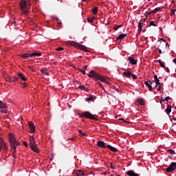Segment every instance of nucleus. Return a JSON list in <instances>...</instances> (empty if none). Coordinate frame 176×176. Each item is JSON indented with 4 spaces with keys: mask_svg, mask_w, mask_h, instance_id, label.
I'll use <instances>...</instances> for the list:
<instances>
[{
    "mask_svg": "<svg viewBox=\"0 0 176 176\" xmlns=\"http://www.w3.org/2000/svg\"><path fill=\"white\" fill-rule=\"evenodd\" d=\"M87 76H88V77L93 78L94 80H98L101 82H106V83H108V80H109V78H107L103 76H100V74L95 72L94 70H91L89 72V74H87Z\"/></svg>",
    "mask_w": 176,
    "mask_h": 176,
    "instance_id": "f257e3e1",
    "label": "nucleus"
},
{
    "mask_svg": "<svg viewBox=\"0 0 176 176\" xmlns=\"http://www.w3.org/2000/svg\"><path fill=\"white\" fill-rule=\"evenodd\" d=\"M8 138L12 151H13V155H15V153L16 152V146H20L21 143L19 141H16L12 133L9 134Z\"/></svg>",
    "mask_w": 176,
    "mask_h": 176,
    "instance_id": "f03ea898",
    "label": "nucleus"
},
{
    "mask_svg": "<svg viewBox=\"0 0 176 176\" xmlns=\"http://www.w3.org/2000/svg\"><path fill=\"white\" fill-rule=\"evenodd\" d=\"M19 5L21 6L22 14L28 15L30 10V8L28 6V2L25 0H20Z\"/></svg>",
    "mask_w": 176,
    "mask_h": 176,
    "instance_id": "7ed1b4c3",
    "label": "nucleus"
},
{
    "mask_svg": "<svg viewBox=\"0 0 176 176\" xmlns=\"http://www.w3.org/2000/svg\"><path fill=\"white\" fill-rule=\"evenodd\" d=\"M67 44L71 45L72 46H74L77 48H80L85 52H87V48L85 45H80L78 43H76L74 41L69 42Z\"/></svg>",
    "mask_w": 176,
    "mask_h": 176,
    "instance_id": "20e7f679",
    "label": "nucleus"
},
{
    "mask_svg": "<svg viewBox=\"0 0 176 176\" xmlns=\"http://www.w3.org/2000/svg\"><path fill=\"white\" fill-rule=\"evenodd\" d=\"M176 170V162H172L166 169L165 170L167 173H173Z\"/></svg>",
    "mask_w": 176,
    "mask_h": 176,
    "instance_id": "39448f33",
    "label": "nucleus"
},
{
    "mask_svg": "<svg viewBox=\"0 0 176 176\" xmlns=\"http://www.w3.org/2000/svg\"><path fill=\"white\" fill-rule=\"evenodd\" d=\"M82 116L91 119V120H98L97 118H95L94 116L89 111L84 112Z\"/></svg>",
    "mask_w": 176,
    "mask_h": 176,
    "instance_id": "423d86ee",
    "label": "nucleus"
},
{
    "mask_svg": "<svg viewBox=\"0 0 176 176\" xmlns=\"http://www.w3.org/2000/svg\"><path fill=\"white\" fill-rule=\"evenodd\" d=\"M28 127L30 130V133H34L36 131V126L32 122H28Z\"/></svg>",
    "mask_w": 176,
    "mask_h": 176,
    "instance_id": "0eeeda50",
    "label": "nucleus"
},
{
    "mask_svg": "<svg viewBox=\"0 0 176 176\" xmlns=\"http://www.w3.org/2000/svg\"><path fill=\"white\" fill-rule=\"evenodd\" d=\"M96 146H98L100 148H106V143L104 141H98Z\"/></svg>",
    "mask_w": 176,
    "mask_h": 176,
    "instance_id": "6e6552de",
    "label": "nucleus"
},
{
    "mask_svg": "<svg viewBox=\"0 0 176 176\" xmlns=\"http://www.w3.org/2000/svg\"><path fill=\"white\" fill-rule=\"evenodd\" d=\"M146 21V19H144V21L141 20L139 22V24H138V30H139V34L141 33L142 30V27L143 25H144V22Z\"/></svg>",
    "mask_w": 176,
    "mask_h": 176,
    "instance_id": "1a4fd4ad",
    "label": "nucleus"
},
{
    "mask_svg": "<svg viewBox=\"0 0 176 176\" xmlns=\"http://www.w3.org/2000/svg\"><path fill=\"white\" fill-rule=\"evenodd\" d=\"M128 61H129V63H130L131 65H135L137 64V60H135V59L133 58V57H132V56H129V57H128Z\"/></svg>",
    "mask_w": 176,
    "mask_h": 176,
    "instance_id": "9d476101",
    "label": "nucleus"
},
{
    "mask_svg": "<svg viewBox=\"0 0 176 176\" xmlns=\"http://www.w3.org/2000/svg\"><path fill=\"white\" fill-rule=\"evenodd\" d=\"M30 147L32 149V151H33L34 152H35L36 153H38L40 151L38 148L36 146V144L31 145V146H30Z\"/></svg>",
    "mask_w": 176,
    "mask_h": 176,
    "instance_id": "9b49d317",
    "label": "nucleus"
},
{
    "mask_svg": "<svg viewBox=\"0 0 176 176\" xmlns=\"http://www.w3.org/2000/svg\"><path fill=\"white\" fill-rule=\"evenodd\" d=\"M10 83H15L16 82L19 81V78H16L15 76H10Z\"/></svg>",
    "mask_w": 176,
    "mask_h": 176,
    "instance_id": "f8f14e48",
    "label": "nucleus"
},
{
    "mask_svg": "<svg viewBox=\"0 0 176 176\" xmlns=\"http://www.w3.org/2000/svg\"><path fill=\"white\" fill-rule=\"evenodd\" d=\"M107 148H108L113 153H117L118 151V148H116L114 146H112L111 145H107Z\"/></svg>",
    "mask_w": 176,
    "mask_h": 176,
    "instance_id": "ddd939ff",
    "label": "nucleus"
},
{
    "mask_svg": "<svg viewBox=\"0 0 176 176\" xmlns=\"http://www.w3.org/2000/svg\"><path fill=\"white\" fill-rule=\"evenodd\" d=\"M172 111V106L170 104H168L166 109H165V112L167 115H169Z\"/></svg>",
    "mask_w": 176,
    "mask_h": 176,
    "instance_id": "4468645a",
    "label": "nucleus"
},
{
    "mask_svg": "<svg viewBox=\"0 0 176 176\" xmlns=\"http://www.w3.org/2000/svg\"><path fill=\"white\" fill-rule=\"evenodd\" d=\"M17 75L19 76V78H20L21 80H22V81H26V80H27L25 76H24V74H23V73L19 72V73L17 74Z\"/></svg>",
    "mask_w": 176,
    "mask_h": 176,
    "instance_id": "2eb2a0df",
    "label": "nucleus"
},
{
    "mask_svg": "<svg viewBox=\"0 0 176 176\" xmlns=\"http://www.w3.org/2000/svg\"><path fill=\"white\" fill-rule=\"evenodd\" d=\"M145 85L146 87H148L149 91H153V87L151 85H153V82H151V81H149V82H148V81H145Z\"/></svg>",
    "mask_w": 176,
    "mask_h": 176,
    "instance_id": "dca6fc26",
    "label": "nucleus"
},
{
    "mask_svg": "<svg viewBox=\"0 0 176 176\" xmlns=\"http://www.w3.org/2000/svg\"><path fill=\"white\" fill-rule=\"evenodd\" d=\"M85 173L81 170H78L76 171V176H84Z\"/></svg>",
    "mask_w": 176,
    "mask_h": 176,
    "instance_id": "f3484780",
    "label": "nucleus"
},
{
    "mask_svg": "<svg viewBox=\"0 0 176 176\" xmlns=\"http://www.w3.org/2000/svg\"><path fill=\"white\" fill-rule=\"evenodd\" d=\"M36 144L35 140L33 135L30 136V146Z\"/></svg>",
    "mask_w": 176,
    "mask_h": 176,
    "instance_id": "a211bd4d",
    "label": "nucleus"
},
{
    "mask_svg": "<svg viewBox=\"0 0 176 176\" xmlns=\"http://www.w3.org/2000/svg\"><path fill=\"white\" fill-rule=\"evenodd\" d=\"M88 65H84L81 69H78L84 75L86 74L85 70L87 69Z\"/></svg>",
    "mask_w": 176,
    "mask_h": 176,
    "instance_id": "6ab92c4d",
    "label": "nucleus"
},
{
    "mask_svg": "<svg viewBox=\"0 0 176 176\" xmlns=\"http://www.w3.org/2000/svg\"><path fill=\"white\" fill-rule=\"evenodd\" d=\"M92 13L94 15H96L98 13V7L94 6L92 9Z\"/></svg>",
    "mask_w": 176,
    "mask_h": 176,
    "instance_id": "aec40b11",
    "label": "nucleus"
},
{
    "mask_svg": "<svg viewBox=\"0 0 176 176\" xmlns=\"http://www.w3.org/2000/svg\"><path fill=\"white\" fill-rule=\"evenodd\" d=\"M21 57H22V58H29V57H32V55L31 54L25 53L21 55Z\"/></svg>",
    "mask_w": 176,
    "mask_h": 176,
    "instance_id": "412c9836",
    "label": "nucleus"
},
{
    "mask_svg": "<svg viewBox=\"0 0 176 176\" xmlns=\"http://www.w3.org/2000/svg\"><path fill=\"white\" fill-rule=\"evenodd\" d=\"M131 74L132 73H131L130 72H129V71H126V72H124V73H123V75L126 77V78H131Z\"/></svg>",
    "mask_w": 176,
    "mask_h": 176,
    "instance_id": "4be33fe9",
    "label": "nucleus"
},
{
    "mask_svg": "<svg viewBox=\"0 0 176 176\" xmlns=\"http://www.w3.org/2000/svg\"><path fill=\"white\" fill-rule=\"evenodd\" d=\"M126 174H127L129 176H139L138 174L135 173H133V172L131 171V170H129V171L126 172Z\"/></svg>",
    "mask_w": 176,
    "mask_h": 176,
    "instance_id": "5701e85b",
    "label": "nucleus"
},
{
    "mask_svg": "<svg viewBox=\"0 0 176 176\" xmlns=\"http://www.w3.org/2000/svg\"><path fill=\"white\" fill-rule=\"evenodd\" d=\"M126 34H120L116 39V41H122V38H124L126 37Z\"/></svg>",
    "mask_w": 176,
    "mask_h": 176,
    "instance_id": "b1692460",
    "label": "nucleus"
},
{
    "mask_svg": "<svg viewBox=\"0 0 176 176\" xmlns=\"http://www.w3.org/2000/svg\"><path fill=\"white\" fill-rule=\"evenodd\" d=\"M34 56H36L37 57H40L41 56H42V54L39 52H34L31 54V57H34Z\"/></svg>",
    "mask_w": 176,
    "mask_h": 176,
    "instance_id": "393cba45",
    "label": "nucleus"
},
{
    "mask_svg": "<svg viewBox=\"0 0 176 176\" xmlns=\"http://www.w3.org/2000/svg\"><path fill=\"white\" fill-rule=\"evenodd\" d=\"M4 144H5L4 141L2 140L1 138H0V153L2 149V146L4 145Z\"/></svg>",
    "mask_w": 176,
    "mask_h": 176,
    "instance_id": "a878e982",
    "label": "nucleus"
},
{
    "mask_svg": "<svg viewBox=\"0 0 176 176\" xmlns=\"http://www.w3.org/2000/svg\"><path fill=\"white\" fill-rule=\"evenodd\" d=\"M41 73L46 76H50V72L45 69H41Z\"/></svg>",
    "mask_w": 176,
    "mask_h": 176,
    "instance_id": "bb28decb",
    "label": "nucleus"
},
{
    "mask_svg": "<svg viewBox=\"0 0 176 176\" xmlns=\"http://www.w3.org/2000/svg\"><path fill=\"white\" fill-rule=\"evenodd\" d=\"M0 108L1 109H7L8 107L0 100Z\"/></svg>",
    "mask_w": 176,
    "mask_h": 176,
    "instance_id": "cd10ccee",
    "label": "nucleus"
},
{
    "mask_svg": "<svg viewBox=\"0 0 176 176\" xmlns=\"http://www.w3.org/2000/svg\"><path fill=\"white\" fill-rule=\"evenodd\" d=\"M78 88L81 90H84L85 91H88L89 89L87 88H86V87H85V85H80V87H78Z\"/></svg>",
    "mask_w": 176,
    "mask_h": 176,
    "instance_id": "c85d7f7f",
    "label": "nucleus"
},
{
    "mask_svg": "<svg viewBox=\"0 0 176 176\" xmlns=\"http://www.w3.org/2000/svg\"><path fill=\"white\" fill-rule=\"evenodd\" d=\"M167 153H168L170 155H175V151L173 149H168Z\"/></svg>",
    "mask_w": 176,
    "mask_h": 176,
    "instance_id": "c756f323",
    "label": "nucleus"
},
{
    "mask_svg": "<svg viewBox=\"0 0 176 176\" xmlns=\"http://www.w3.org/2000/svg\"><path fill=\"white\" fill-rule=\"evenodd\" d=\"M158 63L160 64V67L162 68H166V65L162 62L161 60H158Z\"/></svg>",
    "mask_w": 176,
    "mask_h": 176,
    "instance_id": "7c9ffc66",
    "label": "nucleus"
},
{
    "mask_svg": "<svg viewBox=\"0 0 176 176\" xmlns=\"http://www.w3.org/2000/svg\"><path fill=\"white\" fill-rule=\"evenodd\" d=\"M94 19H96L95 17H88V18H87V20H88V23H93Z\"/></svg>",
    "mask_w": 176,
    "mask_h": 176,
    "instance_id": "2f4dec72",
    "label": "nucleus"
},
{
    "mask_svg": "<svg viewBox=\"0 0 176 176\" xmlns=\"http://www.w3.org/2000/svg\"><path fill=\"white\" fill-rule=\"evenodd\" d=\"M122 28V25H114L113 30L115 31L118 30V28Z\"/></svg>",
    "mask_w": 176,
    "mask_h": 176,
    "instance_id": "473e14b6",
    "label": "nucleus"
},
{
    "mask_svg": "<svg viewBox=\"0 0 176 176\" xmlns=\"http://www.w3.org/2000/svg\"><path fill=\"white\" fill-rule=\"evenodd\" d=\"M161 9L162 8H155L154 10H152V12L155 14L157 13V12L160 11Z\"/></svg>",
    "mask_w": 176,
    "mask_h": 176,
    "instance_id": "72a5a7b5",
    "label": "nucleus"
},
{
    "mask_svg": "<svg viewBox=\"0 0 176 176\" xmlns=\"http://www.w3.org/2000/svg\"><path fill=\"white\" fill-rule=\"evenodd\" d=\"M158 85H160V80L158 79L155 80V88H157Z\"/></svg>",
    "mask_w": 176,
    "mask_h": 176,
    "instance_id": "f704fd0d",
    "label": "nucleus"
},
{
    "mask_svg": "<svg viewBox=\"0 0 176 176\" xmlns=\"http://www.w3.org/2000/svg\"><path fill=\"white\" fill-rule=\"evenodd\" d=\"M0 112L8 114V111L6 110V109H0Z\"/></svg>",
    "mask_w": 176,
    "mask_h": 176,
    "instance_id": "c9c22d12",
    "label": "nucleus"
},
{
    "mask_svg": "<svg viewBox=\"0 0 176 176\" xmlns=\"http://www.w3.org/2000/svg\"><path fill=\"white\" fill-rule=\"evenodd\" d=\"M87 101H88V102H94V98L93 96H91V97L87 98Z\"/></svg>",
    "mask_w": 176,
    "mask_h": 176,
    "instance_id": "e433bc0d",
    "label": "nucleus"
},
{
    "mask_svg": "<svg viewBox=\"0 0 176 176\" xmlns=\"http://www.w3.org/2000/svg\"><path fill=\"white\" fill-rule=\"evenodd\" d=\"M2 148H3V151H8V146H6V143L3 145Z\"/></svg>",
    "mask_w": 176,
    "mask_h": 176,
    "instance_id": "4c0bfd02",
    "label": "nucleus"
},
{
    "mask_svg": "<svg viewBox=\"0 0 176 176\" xmlns=\"http://www.w3.org/2000/svg\"><path fill=\"white\" fill-rule=\"evenodd\" d=\"M78 132L80 134V136H84V137L87 136V134L86 133H83L82 132V130L79 129Z\"/></svg>",
    "mask_w": 176,
    "mask_h": 176,
    "instance_id": "58836bf2",
    "label": "nucleus"
},
{
    "mask_svg": "<svg viewBox=\"0 0 176 176\" xmlns=\"http://www.w3.org/2000/svg\"><path fill=\"white\" fill-rule=\"evenodd\" d=\"M96 84L100 86L102 89H104L102 84L100 82H96Z\"/></svg>",
    "mask_w": 176,
    "mask_h": 176,
    "instance_id": "ea45409f",
    "label": "nucleus"
},
{
    "mask_svg": "<svg viewBox=\"0 0 176 176\" xmlns=\"http://www.w3.org/2000/svg\"><path fill=\"white\" fill-rule=\"evenodd\" d=\"M5 80L6 82H9L10 83V76L5 78Z\"/></svg>",
    "mask_w": 176,
    "mask_h": 176,
    "instance_id": "a19ab883",
    "label": "nucleus"
},
{
    "mask_svg": "<svg viewBox=\"0 0 176 176\" xmlns=\"http://www.w3.org/2000/svg\"><path fill=\"white\" fill-rule=\"evenodd\" d=\"M28 87V83L26 82H24L22 83V87L25 88Z\"/></svg>",
    "mask_w": 176,
    "mask_h": 176,
    "instance_id": "79ce46f5",
    "label": "nucleus"
},
{
    "mask_svg": "<svg viewBox=\"0 0 176 176\" xmlns=\"http://www.w3.org/2000/svg\"><path fill=\"white\" fill-rule=\"evenodd\" d=\"M152 25L154 27H157V25H155V23H154L153 21H151V22L150 23V27Z\"/></svg>",
    "mask_w": 176,
    "mask_h": 176,
    "instance_id": "37998d69",
    "label": "nucleus"
},
{
    "mask_svg": "<svg viewBox=\"0 0 176 176\" xmlns=\"http://www.w3.org/2000/svg\"><path fill=\"white\" fill-rule=\"evenodd\" d=\"M139 103L141 104V105H144V102L143 100H139Z\"/></svg>",
    "mask_w": 176,
    "mask_h": 176,
    "instance_id": "c03bdc74",
    "label": "nucleus"
},
{
    "mask_svg": "<svg viewBox=\"0 0 176 176\" xmlns=\"http://www.w3.org/2000/svg\"><path fill=\"white\" fill-rule=\"evenodd\" d=\"M131 76H132V78L134 79V80L137 79L136 75H135L133 74H131Z\"/></svg>",
    "mask_w": 176,
    "mask_h": 176,
    "instance_id": "a18cd8bd",
    "label": "nucleus"
},
{
    "mask_svg": "<svg viewBox=\"0 0 176 176\" xmlns=\"http://www.w3.org/2000/svg\"><path fill=\"white\" fill-rule=\"evenodd\" d=\"M110 168L111 169H115V166L113 165V163H110Z\"/></svg>",
    "mask_w": 176,
    "mask_h": 176,
    "instance_id": "49530a36",
    "label": "nucleus"
},
{
    "mask_svg": "<svg viewBox=\"0 0 176 176\" xmlns=\"http://www.w3.org/2000/svg\"><path fill=\"white\" fill-rule=\"evenodd\" d=\"M56 21H57V23H58V24L59 25H60L62 23H61V21H60V19H58V18H56Z\"/></svg>",
    "mask_w": 176,
    "mask_h": 176,
    "instance_id": "de8ad7c7",
    "label": "nucleus"
},
{
    "mask_svg": "<svg viewBox=\"0 0 176 176\" xmlns=\"http://www.w3.org/2000/svg\"><path fill=\"white\" fill-rule=\"evenodd\" d=\"M169 100H170V98L169 96L166 97V98H164V100L166 102H168Z\"/></svg>",
    "mask_w": 176,
    "mask_h": 176,
    "instance_id": "09e8293b",
    "label": "nucleus"
},
{
    "mask_svg": "<svg viewBox=\"0 0 176 176\" xmlns=\"http://www.w3.org/2000/svg\"><path fill=\"white\" fill-rule=\"evenodd\" d=\"M23 146H25V147H28V144L27 142L23 141Z\"/></svg>",
    "mask_w": 176,
    "mask_h": 176,
    "instance_id": "8fccbe9b",
    "label": "nucleus"
},
{
    "mask_svg": "<svg viewBox=\"0 0 176 176\" xmlns=\"http://www.w3.org/2000/svg\"><path fill=\"white\" fill-rule=\"evenodd\" d=\"M164 69L167 73L170 72V69H168V67H165Z\"/></svg>",
    "mask_w": 176,
    "mask_h": 176,
    "instance_id": "3c124183",
    "label": "nucleus"
},
{
    "mask_svg": "<svg viewBox=\"0 0 176 176\" xmlns=\"http://www.w3.org/2000/svg\"><path fill=\"white\" fill-rule=\"evenodd\" d=\"M56 50L62 51V50H63V47H58L57 49H56Z\"/></svg>",
    "mask_w": 176,
    "mask_h": 176,
    "instance_id": "603ef678",
    "label": "nucleus"
},
{
    "mask_svg": "<svg viewBox=\"0 0 176 176\" xmlns=\"http://www.w3.org/2000/svg\"><path fill=\"white\" fill-rule=\"evenodd\" d=\"M175 12H176V10L175 9L173 10L172 12H171V15L175 14Z\"/></svg>",
    "mask_w": 176,
    "mask_h": 176,
    "instance_id": "864d4df0",
    "label": "nucleus"
},
{
    "mask_svg": "<svg viewBox=\"0 0 176 176\" xmlns=\"http://www.w3.org/2000/svg\"><path fill=\"white\" fill-rule=\"evenodd\" d=\"M165 101V98H161L160 103H162Z\"/></svg>",
    "mask_w": 176,
    "mask_h": 176,
    "instance_id": "5fc2aeb1",
    "label": "nucleus"
},
{
    "mask_svg": "<svg viewBox=\"0 0 176 176\" xmlns=\"http://www.w3.org/2000/svg\"><path fill=\"white\" fill-rule=\"evenodd\" d=\"M157 79H158L157 76V75H154V80H156Z\"/></svg>",
    "mask_w": 176,
    "mask_h": 176,
    "instance_id": "6e6d98bb",
    "label": "nucleus"
},
{
    "mask_svg": "<svg viewBox=\"0 0 176 176\" xmlns=\"http://www.w3.org/2000/svg\"><path fill=\"white\" fill-rule=\"evenodd\" d=\"M158 52L160 53V54H162V50L161 49H158Z\"/></svg>",
    "mask_w": 176,
    "mask_h": 176,
    "instance_id": "4d7b16f0",
    "label": "nucleus"
},
{
    "mask_svg": "<svg viewBox=\"0 0 176 176\" xmlns=\"http://www.w3.org/2000/svg\"><path fill=\"white\" fill-rule=\"evenodd\" d=\"M173 62L175 64H176V58H174V59L173 60Z\"/></svg>",
    "mask_w": 176,
    "mask_h": 176,
    "instance_id": "13d9d810",
    "label": "nucleus"
},
{
    "mask_svg": "<svg viewBox=\"0 0 176 176\" xmlns=\"http://www.w3.org/2000/svg\"><path fill=\"white\" fill-rule=\"evenodd\" d=\"M146 13H147V14H151L153 13V12L151 11V12H146Z\"/></svg>",
    "mask_w": 176,
    "mask_h": 176,
    "instance_id": "bf43d9fd",
    "label": "nucleus"
},
{
    "mask_svg": "<svg viewBox=\"0 0 176 176\" xmlns=\"http://www.w3.org/2000/svg\"><path fill=\"white\" fill-rule=\"evenodd\" d=\"M67 106H68L69 108H72V106H71L69 103H67Z\"/></svg>",
    "mask_w": 176,
    "mask_h": 176,
    "instance_id": "052dcab7",
    "label": "nucleus"
},
{
    "mask_svg": "<svg viewBox=\"0 0 176 176\" xmlns=\"http://www.w3.org/2000/svg\"><path fill=\"white\" fill-rule=\"evenodd\" d=\"M12 24H16L15 21H14V22H12Z\"/></svg>",
    "mask_w": 176,
    "mask_h": 176,
    "instance_id": "680f3d73",
    "label": "nucleus"
},
{
    "mask_svg": "<svg viewBox=\"0 0 176 176\" xmlns=\"http://www.w3.org/2000/svg\"><path fill=\"white\" fill-rule=\"evenodd\" d=\"M160 90H161V87H159L158 91H160Z\"/></svg>",
    "mask_w": 176,
    "mask_h": 176,
    "instance_id": "e2e57ef3",
    "label": "nucleus"
},
{
    "mask_svg": "<svg viewBox=\"0 0 176 176\" xmlns=\"http://www.w3.org/2000/svg\"><path fill=\"white\" fill-rule=\"evenodd\" d=\"M70 140H74V138H70Z\"/></svg>",
    "mask_w": 176,
    "mask_h": 176,
    "instance_id": "0e129e2a",
    "label": "nucleus"
},
{
    "mask_svg": "<svg viewBox=\"0 0 176 176\" xmlns=\"http://www.w3.org/2000/svg\"><path fill=\"white\" fill-rule=\"evenodd\" d=\"M160 40H162L163 41H164L163 38H161Z\"/></svg>",
    "mask_w": 176,
    "mask_h": 176,
    "instance_id": "69168bd1",
    "label": "nucleus"
},
{
    "mask_svg": "<svg viewBox=\"0 0 176 176\" xmlns=\"http://www.w3.org/2000/svg\"><path fill=\"white\" fill-rule=\"evenodd\" d=\"M146 31V30H144L142 32H144Z\"/></svg>",
    "mask_w": 176,
    "mask_h": 176,
    "instance_id": "338daca9",
    "label": "nucleus"
},
{
    "mask_svg": "<svg viewBox=\"0 0 176 176\" xmlns=\"http://www.w3.org/2000/svg\"><path fill=\"white\" fill-rule=\"evenodd\" d=\"M82 1H83V2H85V1H86V0H82Z\"/></svg>",
    "mask_w": 176,
    "mask_h": 176,
    "instance_id": "774afa93",
    "label": "nucleus"
}]
</instances>
